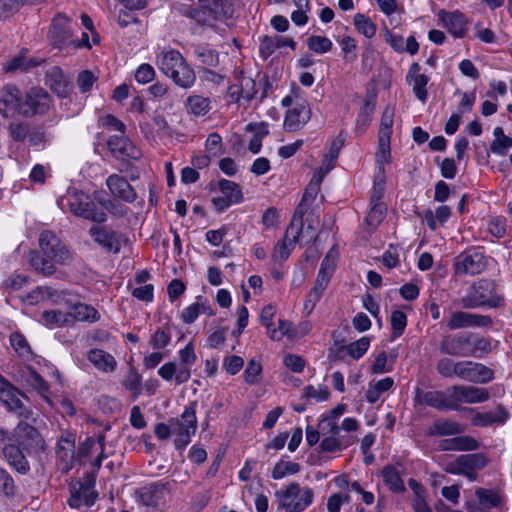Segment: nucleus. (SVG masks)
<instances>
[{"instance_id": "nucleus-15", "label": "nucleus", "mask_w": 512, "mask_h": 512, "mask_svg": "<svg viewBox=\"0 0 512 512\" xmlns=\"http://www.w3.org/2000/svg\"><path fill=\"white\" fill-rule=\"evenodd\" d=\"M23 107V116L44 114L50 107V96L43 88L33 87L23 99Z\"/></svg>"}, {"instance_id": "nucleus-1", "label": "nucleus", "mask_w": 512, "mask_h": 512, "mask_svg": "<svg viewBox=\"0 0 512 512\" xmlns=\"http://www.w3.org/2000/svg\"><path fill=\"white\" fill-rule=\"evenodd\" d=\"M39 244L43 253L51 260L44 258L38 252H32L30 254V264L36 271L45 276H50L55 272L52 261L67 265L73 259L72 253L51 231H43L40 234Z\"/></svg>"}, {"instance_id": "nucleus-26", "label": "nucleus", "mask_w": 512, "mask_h": 512, "mask_svg": "<svg viewBox=\"0 0 512 512\" xmlns=\"http://www.w3.org/2000/svg\"><path fill=\"white\" fill-rule=\"evenodd\" d=\"M106 185L111 194L127 203H132L137 198V193L128 181L117 174H112L106 179Z\"/></svg>"}, {"instance_id": "nucleus-43", "label": "nucleus", "mask_w": 512, "mask_h": 512, "mask_svg": "<svg viewBox=\"0 0 512 512\" xmlns=\"http://www.w3.org/2000/svg\"><path fill=\"white\" fill-rule=\"evenodd\" d=\"M218 187L222 195L227 197L229 202L237 204L242 201L243 194L237 183L230 180L221 179L218 182Z\"/></svg>"}, {"instance_id": "nucleus-22", "label": "nucleus", "mask_w": 512, "mask_h": 512, "mask_svg": "<svg viewBox=\"0 0 512 512\" xmlns=\"http://www.w3.org/2000/svg\"><path fill=\"white\" fill-rule=\"evenodd\" d=\"M406 82L412 87L415 97L425 103L428 98L427 84L429 77L421 73V66L418 62H413L406 74Z\"/></svg>"}, {"instance_id": "nucleus-41", "label": "nucleus", "mask_w": 512, "mask_h": 512, "mask_svg": "<svg viewBox=\"0 0 512 512\" xmlns=\"http://www.w3.org/2000/svg\"><path fill=\"white\" fill-rule=\"evenodd\" d=\"M186 106L189 113L195 116H205L211 109V101L201 95H191L187 98Z\"/></svg>"}, {"instance_id": "nucleus-55", "label": "nucleus", "mask_w": 512, "mask_h": 512, "mask_svg": "<svg viewBox=\"0 0 512 512\" xmlns=\"http://www.w3.org/2000/svg\"><path fill=\"white\" fill-rule=\"evenodd\" d=\"M299 470H300V465L296 462L280 461L275 464L273 471H272V477L274 479H281L288 474H295V473L299 472Z\"/></svg>"}, {"instance_id": "nucleus-25", "label": "nucleus", "mask_w": 512, "mask_h": 512, "mask_svg": "<svg viewBox=\"0 0 512 512\" xmlns=\"http://www.w3.org/2000/svg\"><path fill=\"white\" fill-rule=\"evenodd\" d=\"M76 435L71 432H63L57 443V457L64 464L63 469L69 471L75 463Z\"/></svg>"}, {"instance_id": "nucleus-32", "label": "nucleus", "mask_w": 512, "mask_h": 512, "mask_svg": "<svg viewBox=\"0 0 512 512\" xmlns=\"http://www.w3.org/2000/svg\"><path fill=\"white\" fill-rule=\"evenodd\" d=\"M45 82L58 96L65 97L69 93L70 85L62 70L57 66L47 70Z\"/></svg>"}, {"instance_id": "nucleus-36", "label": "nucleus", "mask_w": 512, "mask_h": 512, "mask_svg": "<svg viewBox=\"0 0 512 512\" xmlns=\"http://www.w3.org/2000/svg\"><path fill=\"white\" fill-rule=\"evenodd\" d=\"M256 93V83L250 77H243L240 80V86L233 85L229 87L230 97L236 102L240 99L250 101L255 97Z\"/></svg>"}, {"instance_id": "nucleus-56", "label": "nucleus", "mask_w": 512, "mask_h": 512, "mask_svg": "<svg viewBox=\"0 0 512 512\" xmlns=\"http://www.w3.org/2000/svg\"><path fill=\"white\" fill-rule=\"evenodd\" d=\"M371 208L366 217L369 226L376 227L384 219L386 207L384 204L370 203Z\"/></svg>"}, {"instance_id": "nucleus-64", "label": "nucleus", "mask_w": 512, "mask_h": 512, "mask_svg": "<svg viewBox=\"0 0 512 512\" xmlns=\"http://www.w3.org/2000/svg\"><path fill=\"white\" fill-rule=\"evenodd\" d=\"M510 148H512V138L509 136L494 139L490 145V151L499 156L506 155Z\"/></svg>"}, {"instance_id": "nucleus-63", "label": "nucleus", "mask_w": 512, "mask_h": 512, "mask_svg": "<svg viewBox=\"0 0 512 512\" xmlns=\"http://www.w3.org/2000/svg\"><path fill=\"white\" fill-rule=\"evenodd\" d=\"M171 340V334L168 329L159 328L151 336L150 344L154 349L165 348Z\"/></svg>"}, {"instance_id": "nucleus-12", "label": "nucleus", "mask_w": 512, "mask_h": 512, "mask_svg": "<svg viewBox=\"0 0 512 512\" xmlns=\"http://www.w3.org/2000/svg\"><path fill=\"white\" fill-rule=\"evenodd\" d=\"M457 377L475 384H486L493 380L494 372L482 363L461 360Z\"/></svg>"}, {"instance_id": "nucleus-42", "label": "nucleus", "mask_w": 512, "mask_h": 512, "mask_svg": "<svg viewBox=\"0 0 512 512\" xmlns=\"http://www.w3.org/2000/svg\"><path fill=\"white\" fill-rule=\"evenodd\" d=\"M470 341L468 346L467 357H481L483 354L491 351V342L489 339L468 333Z\"/></svg>"}, {"instance_id": "nucleus-19", "label": "nucleus", "mask_w": 512, "mask_h": 512, "mask_svg": "<svg viewBox=\"0 0 512 512\" xmlns=\"http://www.w3.org/2000/svg\"><path fill=\"white\" fill-rule=\"evenodd\" d=\"M170 491L169 482H153L136 491L138 500L147 507H157L165 501Z\"/></svg>"}, {"instance_id": "nucleus-57", "label": "nucleus", "mask_w": 512, "mask_h": 512, "mask_svg": "<svg viewBox=\"0 0 512 512\" xmlns=\"http://www.w3.org/2000/svg\"><path fill=\"white\" fill-rule=\"evenodd\" d=\"M195 55L199 61L207 66L214 67L218 64V53L215 50L200 47L195 50Z\"/></svg>"}, {"instance_id": "nucleus-48", "label": "nucleus", "mask_w": 512, "mask_h": 512, "mask_svg": "<svg viewBox=\"0 0 512 512\" xmlns=\"http://www.w3.org/2000/svg\"><path fill=\"white\" fill-rule=\"evenodd\" d=\"M393 121L394 109L387 106L382 112L380 127L378 131V139H391Z\"/></svg>"}, {"instance_id": "nucleus-39", "label": "nucleus", "mask_w": 512, "mask_h": 512, "mask_svg": "<svg viewBox=\"0 0 512 512\" xmlns=\"http://www.w3.org/2000/svg\"><path fill=\"white\" fill-rule=\"evenodd\" d=\"M69 313L73 318V324L76 321L94 323L100 319V313L96 308L85 303H76Z\"/></svg>"}, {"instance_id": "nucleus-8", "label": "nucleus", "mask_w": 512, "mask_h": 512, "mask_svg": "<svg viewBox=\"0 0 512 512\" xmlns=\"http://www.w3.org/2000/svg\"><path fill=\"white\" fill-rule=\"evenodd\" d=\"M172 435L177 449H183L191 442L197 429L196 412L193 406L186 407L180 418L171 419Z\"/></svg>"}, {"instance_id": "nucleus-4", "label": "nucleus", "mask_w": 512, "mask_h": 512, "mask_svg": "<svg viewBox=\"0 0 512 512\" xmlns=\"http://www.w3.org/2000/svg\"><path fill=\"white\" fill-rule=\"evenodd\" d=\"M58 205L61 209L68 207L72 214L86 220L103 223L107 219L105 211L81 191L68 193L58 201Z\"/></svg>"}, {"instance_id": "nucleus-3", "label": "nucleus", "mask_w": 512, "mask_h": 512, "mask_svg": "<svg viewBox=\"0 0 512 512\" xmlns=\"http://www.w3.org/2000/svg\"><path fill=\"white\" fill-rule=\"evenodd\" d=\"M504 303V297L495 280L482 278L473 282L466 294L459 300L464 309L479 307L498 308Z\"/></svg>"}, {"instance_id": "nucleus-24", "label": "nucleus", "mask_w": 512, "mask_h": 512, "mask_svg": "<svg viewBox=\"0 0 512 512\" xmlns=\"http://www.w3.org/2000/svg\"><path fill=\"white\" fill-rule=\"evenodd\" d=\"M419 401L439 411H453L451 386L444 391H427L418 394Z\"/></svg>"}, {"instance_id": "nucleus-31", "label": "nucleus", "mask_w": 512, "mask_h": 512, "mask_svg": "<svg viewBox=\"0 0 512 512\" xmlns=\"http://www.w3.org/2000/svg\"><path fill=\"white\" fill-rule=\"evenodd\" d=\"M508 418V411L502 405H498L493 411L477 413L472 423L475 426L487 427L493 424H504Z\"/></svg>"}, {"instance_id": "nucleus-23", "label": "nucleus", "mask_w": 512, "mask_h": 512, "mask_svg": "<svg viewBox=\"0 0 512 512\" xmlns=\"http://www.w3.org/2000/svg\"><path fill=\"white\" fill-rule=\"evenodd\" d=\"M49 39L56 48H62L70 42L72 35L70 21L64 15L56 16L50 26Z\"/></svg>"}, {"instance_id": "nucleus-49", "label": "nucleus", "mask_w": 512, "mask_h": 512, "mask_svg": "<svg viewBox=\"0 0 512 512\" xmlns=\"http://www.w3.org/2000/svg\"><path fill=\"white\" fill-rule=\"evenodd\" d=\"M460 361H454L451 358L443 357L436 364L437 372L444 378L457 377Z\"/></svg>"}, {"instance_id": "nucleus-51", "label": "nucleus", "mask_w": 512, "mask_h": 512, "mask_svg": "<svg viewBox=\"0 0 512 512\" xmlns=\"http://www.w3.org/2000/svg\"><path fill=\"white\" fill-rule=\"evenodd\" d=\"M16 492L17 486L14 479L7 470L0 467V493L8 498H13Z\"/></svg>"}, {"instance_id": "nucleus-27", "label": "nucleus", "mask_w": 512, "mask_h": 512, "mask_svg": "<svg viewBox=\"0 0 512 512\" xmlns=\"http://www.w3.org/2000/svg\"><path fill=\"white\" fill-rule=\"evenodd\" d=\"M97 493L93 489V483H80L79 487L71 489V496L68 504L71 508H79L83 505L92 506L96 500Z\"/></svg>"}, {"instance_id": "nucleus-28", "label": "nucleus", "mask_w": 512, "mask_h": 512, "mask_svg": "<svg viewBox=\"0 0 512 512\" xmlns=\"http://www.w3.org/2000/svg\"><path fill=\"white\" fill-rule=\"evenodd\" d=\"M321 181L317 178L313 177L309 184L307 185L304 194L299 202L298 206L295 209L293 219L294 222L298 221L300 225H303L302 219L309 205L316 199L319 191H320Z\"/></svg>"}, {"instance_id": "nucleus-5", "label": "nucleus", "mask_w": 512, "mask_h": 512, "mask_svg": "<svg viewBox=\"0 0 512 512\" xmlns=\"http://www.w3.org/2000/svg\"><path fill=\"white\" fill-rule=\"evenodd\" d=\"M23 429L18 426L11 435L0 428V439L7 441L2 448V453L6 461L20 474H27L30 470L29 463L24 455V443L22 441Z\"/></svg>"}, {"instance_id": "nucleus-14", "label": "nucleus", "mask_w": 512, "mask_h": 512, "mask_svg": "<svg viewBox=\"0 0 512 512\" xmlns=\"http://www.w3.org/2000/svg\"><path fill=\"white\" fill-rule=\"evenodd\" d=\"M302 228L303 225H296L294 220L291 221L286 229L284 238L274 246L271 257L275 262L285 261L288 259L295 244L300 239Z\"/></svg>"}, {"instance_id": "nucleus-16", "label": "nucleus", "mask_w": 512, "mask_h": 512, "mask_svg": "<svg viewBox=\"0 0 512 512\" xmlns=\"http://www.w3.org/2000/svg\"><path fill=\"white\" fill-rule=\"evenodd\" d=\"M23 96L13 85H7L0 90V113L8 118L16 114L22 115Z\"/></svg>"}, {"instance_id": "nucleus-58", "label": "nucleus", "mask_w": 512, "mask_h": 512, "mask_svg": "<svg viewBox=\"0 0 512 512\" xmlns=\"http://www.w3.org/2000/svg\"><path fill=\"white\" fill-rule=\"evenodd\" d=\"M52 295L49 287L39 286L29 292L23 301L29 305H35L39 302L44 301Z\"/></svg>"}, {"instance_id": "nucleus-59", "label": "nucleus", "mask_w": 512, "mask_h": 512, "mask_svg": "<svg viewBox=\"0 0 512 512\" xmlns=\"http://www.w3.org/2000/svg\"><path fill=\"white\" fill-rule=\"evenodd\" d=\"M330 392L327 387L319 386L318 388L308 385L304 388L303 397L307 399H314L318 402L326 401L329 398Z\"/></svg>"}, {"instance_id": "nucleus-38", "label": "nucleus", "mask_w": 512, "mask_h": 512, "mask_svg": "<svg viewBox=\"0 0 512 512\" xmlns=\"http://www.w3.org/2000/svg\"><path fill=\"white\" fill-rule=\"evenodd\" d=\"M381 476L385 485L394 493H402L405 491L404 482L400 476V472L396 466L386 465L381 471Z\"/></svg>"}, {"instance_id": "nucleus-30", "label": "nucleus", "mask_w": 512, "mask_h": 512, "mask_svg": "<svg viewBox=\"0 0 512 512\" xmlns=\"http://www.w3.org/2000/svg\"><path fill=\"white\" fill-rule=\"evenodd\" d=\"M321 430H325L328 428L329 432L332 434L329 437H325L321 443L320 447L322 451L333 453L339 451L343 448L342 443L336 437L339 434V426L334 422L333 419L326 418L323 419L320 423Z\"/></svg>"}, {"instance_id": "nucleus-54", "label": "nucleus", "mask_w": 512, "mask_h": 512, "mask_svg": "<svg viewBox=\"0 0 512 512\" xmlns=\"http://www.w3.org/2000/svg\"><path fill=\"white\" fill-rule=\"evenodd\" d=\"M307 45L310 50L323 54L330 51L333 44L331 40L325 36L313 35L308 38Z\"/></svg>"}, {"instance_id": "nucleus-46", "label": "nucleus", "mask_w": 512, "mask_h": 512, "mask_svg": "<svg viewBox=\"0 0 512 512\" xmlns=\"http://www.w3.org/2000/svg\"><path fill=\"white\" fill-rule=\"evenodd\" d=\"M475 494L480 504L486 508H495L501 505L502 496L497 491L478 488Z\"/></svg>"}, {"instance_id": "nucleus-6", "label": "nucleus", "mask_w": 512, "mask_h": 512, "mask_svg": "<svg viewBox=\"0 0 512 512\" xmlns=\"http://www.w3.org/2000/svg\"><path fill=\"white\" fill-rule=\"evenodd\" d=\"M279 507L285 512H302L313 502L314 492L309 487L301 488L296 482L289 484L285 489L277 491Z\"/></svg>"}, {"instance_id": "nucleus-60", "label": "nucleus", "mask_w": 512, "mask_h": 512, "mask_svg": "<svg viewBox=\"0 0 512 512\" xmlns=\"http://www.w3.org/2000/svg\"><path fill=\"white\" fill-rule=\"evenodd\" d=\"M10 343L14 350L22 357L31 354L30 346L25 337L19 333H13L10 336Z\"/></svg>"}, {"instance_id": "nucleus-11", "label": "nucleus", "mask_w": 512, "mask_h": 512, "mask_svg": "<svg viewBox=\"0 0 512 512\" xmlns=\"http://www.w3.org/2000/svg\"><path fill=\"white\" fill-rule=\"evenodd\" d=\"M453 411H459L461 404H477L489 400L490 394L487 389L471 385L451 386Z\"/></svg>"}, {"instance_id": "nucleus-40", "label": "nucleus", "mask_w": 512, "mask_h": 512, "mask_svg": "<svg viewBox=\"0 0 512 512\" xmlns=\"http://www.w3.org/2000/svg\"><path fill=\"white\" fill-rule=\"evenodd\" d=\"M42 321L47 326H68L73 324V318L70 313L61 310L44 311Z\"/></svg>"}, {"instance_id": "nucleus-29", "label": "nucleus", "mask_w": 512, "mask_h": 512, "mask_svg": "<svg viewBox=\"0 0 512 512\" xmlns=\"http://www.w3.org/2000/svg\"><path fill=\"white\" fill-rule=\"evenodd\" d=\"M179 357L181 363L178 366L177 377H175V383L177 385L187 382L191 377L190 367L196 361V354L192 342H189L183 349L179 351Z\"/></svg>"}, {"instance_id": "nucleus-47", "label": "nucleus", "mask_w": 512, "mask_h": 512, "mask_svg": "<svg viewBox=\"0 0 512 512\" xmlns=\"http://www.w3.org/2000/svg\"><path fill=\"white\" fill-rule=\"evenodd\" d=\"M369 346L370 339L362 337L347 346L340 347L338 353L346 351L353 359H359L367 352Z\"/></svg>"}, {"instance_id": "nucleus-50", "label": "nucleus", "mask_w": 512, "mask_h": 512, "mask_svg": "<svg viewBox=\"0 0 512 512\" xmlns=\"http://www.w3.org/2000/svg\"><path fill=\"white\" fill-rule=\"evenodd\" d=\"M354 25L357 31L363 34L366 38H372L376 34V25L364 14L357 13L354 16Z\"/></svg>"}, {"instance_id": "nucleus-10", "label": "nucleus", "mask_w": 512, "mask_h": 512, "mask_svg": "<svg viewBox=\"0 0 512 512\" xmlns=\"http://www.w3.org/2000/svg\"><path fill=\"white\" fill-rule=\"evenodd\" d=\"M487 257L478 251L467 250L460 253L453 263L455 274L459 276H475L487 269Z\"/></svg>"}, {"instance_id": "nucleus-34", "label": "nucleus", "mask_w": 512, "mask_h": 512, "mask_svg": "<svg viewBox=\"0 0 512 512\" xmlns=\"http://www.w3.org/2000/svg\"><path fill=\"white\" fill-rule=\"evenodd\" d=\"M439 448L442 451H473L479 448V443L473 437L458 436L442 440Z\"/></svg>"}, {"instance_id": "nucleus-35", "label": "nucleus", "mask_w": 512, "mask_h": 512, "mask_svg": "<svg viewBox=\"0 0 512 512\" xmlns=\"http://www.w3.org/2000/svg\"><path fill=\"white\" fill-rule=\"evenodd\" d=\"M88 360L104 373L113 372L116 369L117 362L115 358L102 349H92L88 352Z\"/></svg>"}, {"instance_id": "nucleus-61", "label": "nucleus", "mask_w": 512, "mask_h": 512, "mask_svg": "<svg viewBox=\"0 0 512 512\" xmlns=\"http://www.w3.org/2000/svg\"><path fill=\"white\" fill-rule=\"evenodd\" d=\"M280 41L278 38H274V36H263L260 38L259 52L260 55L267 59L271 56L275 50L278 48L277 43Z\"/></svg>"}, {"instance_id": "nucleus-17", "label": "nucleus", "mask_w": 512, "mask_h": 512, "mask_svg": "<svg viewBox=\"0 0 512 512\" xmlns=\"http://www.w3.org/2000/svg\"><path fill=\"white\" fill-rule=\"evenodd\" d=\"M492 325L490 316L469 313L465 311H455L450 315L447 321L449 330H457L472 327H488Z\"/></svg>"}, {"instance_id": "nucleus-52", "label": "nucleus", "mask_w": 512, "mask_h": 512, "mask_svg": "<svg viewBox=\"0 0 512 512\" xmlns=\"http://www.w3.org/2000/svg\"><path fill=\"white\" fill-rule=\"evenodd\" d=\"M337 257L338 252L334 248L330 249L321 263L318 275L330 280L335 269Z\"/></svg>"}, {"instance_id": "nucleus-37", "label": "nucleus", "mask_w": 512, "mask_h": 512, "mask_svg": "<svg viewBox=\"0 0 512 512\" xmlns=\"http://www.w3.org/2000/svg\"><path fill=\"white\" fill-rule=\"evenodd\" d=\"M463 432L461 424L448 420V419H437L429 427L427 434L429 436H453Z\"/></svg>"}, {"instance_id": "nucleus-13", "label": "nucleus", "mask_w": 512, "mask_h": 512, "mask_svg": "<svg viewBox=\"0 0 512 512\" xmlns=\"http://www.w3.org/2000/svg\"><path fill=\"white\" fill-rule=\"evenodd\" d=\"M438 25L445 28L453 37L464 38L467 34L469 19L459 10L441 9L437 13Z\"/></svg>"}, {"instance_id": "nucleus-9", "label": "nucleus", "mask_w": 512, "mask_h": 512, "mask_svg": "<svg viewBox=\"0 0 512 512\" xmlns=\"http://www.w3.org/2000/svg\"><path fill=\"white\" fill-rule=\"evenodd\" d=\"M88 234L93 242L107 253L118 254L122 245L127 241L124 233L107 225H92Z\"/></svg>"}, {"instance_id": "nucleus-33", "label": "nucleus", "mask_w": 512, "mask_h": 512, "mask_svg": "<svg viewBox=\"0 0 512 512\" xmlns=\"http://www.w3.org/2000/svg\"><path fill=\"white\" fill-rule=\"evenodd\" d=\"M20 396H23L22 393H20L17 388L10 384L5 393L2 395L1 401L9 411L15 412L21 417L28 418L29 411L24 407Z\"/></svg>"}, {"instance_id": "nucleus-7", "label": "nucleus", "mask_w": 512, "mask_h": 512, "mask_svg": "<svg viewBox=\"0 0 512 512\" xmlns=\"http://www.w3.org/2000/svg\"><path fill=\"white\" fill-rule=\"evenodd\" d=\"M231 12L228 0H198V8L190 9L187 15L198 24L213 26Z\"/></svg>"}, {"instance_id": "nucleus-53", "label": "nucleus", "mask_w": 512, "mask_h": 512, "mask_svg": "<svg viewBox=\"0 0 512 512\" xmlns=\"http://www.w3.org/2000/svg\"><path fill=\"white\" fill-rule=\"evenodd\" d=\"M470 470L473 469L464 454L459 455L455 460L449 462L445 467V471L452 475H463Z\"/></svg>"}, {"instance_id": "nucleus-44", "label": "nucleus", "mask_w": 512, "mask_h": 512, "mask_svg": "<svg viewBox=\"0 0 512 512\" xmlns=\"http://www.w3.org/2000/svg\"><path fill=\"white\" fill-rule=\"evenodd\" d=\"M25 381L28 386L35 389L41 395L43 400H45L49 405H52V402L47 395L49 385L36 371H30Z\"/></svg>"}, {"instance_id": "nucleus-2", "label": "nucleus", "mask_w": 512, "mask_h": 512, "mask_svg": "<svg viewBox=\"0 0 512 512\" xmlns=\"http://www.w3.org/2000/svg\"><path fill=\"white\" fill-rule=\"evenodd\" d=\"M156 63L160 71L169 77L175 85L188 89L195 81L196 75L182 54L175 49H163L157 57Z\"/></svg>"}, {"instance_id": "nucleus-18", "label": "nucleus", "mask_w": 512, "mask_h": 512, "mask_svg": "<svg viewBox=\"0 0 512 512\" xmlns=\"http://www.w3.org/2000/svg\"><path fill=\"white\" fill-rule=\"evenodd\" d=\"M111 154L121 160H138L142 156L141 150L124 135H112L107 140Z\"/></svg>"}, {"instance_id": "nucleus-45", "label": "nucleus", "mask_w": 512, "mask_h": 512, "mask_svg": "<svg viewBox=\"0 0 512 512\" xmlns=\"http://www.w3.org/2000/svg\"><path fill=\"white\" fill-rule=\"evenodd\" d=\"M37 65V62L28 59L24 52L15 55L10 60H8L4 65V70L6 72H14V71H26L30 67H34Z\"/></svg>"}, {"instance_id": "nucleus-21", "label": "nucleus", "mask_w": 512, "mask_h": 512, "mask_svg": "<svg viewBox=\"0 0 512 512\" xmlns=\"http://www.w3.org/2000/svg\"><path fill=\"white\" fill-rule=\"evenodd\" d=\"M469 341L468 333L446 334L441 338L439 350L445 355L467 357Z\"/></svg>"}, {"instance_id": "nucleus-20", "label": "nucleus", "mask_w": 512, "mask_h": 512, "mask_svg": "<svg viewBox=\"0 0 512 512\" xmlns=\"http://www.w3.org/2000/svg\"><path fill=\"white\" fill-rule=\"evenodd\" d=\"M311 118V109L305 100L297 99L293 107L286 112L284 127L287 131H298L304 127Z\"/></svg>"}, {"instance_id": "nucleus-62", "label": "nucleus", "mask_w": 512, "mask_h": 512, "mask_svg": "<svg viewBox=\"0 0 512 512\" xmlns=\"http://www.w3.org/2000/svg\"><path fill=\"white\" fill-rule=\"evenodd\" d=\"M407 325V317L404 312L395 310L391 315V326L394 337H399L405 330Z\"/></svg>"}]
</instances>
